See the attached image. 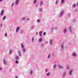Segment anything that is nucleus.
<instances>
[{
    "label": "nucleus",
    "instance_id": "nucleus-28",
    "mask_svg": "<svg viewBox=\"0 0 78 78\" xmlns=\"http://www.w3.org/2000/svg\"><path fill=\"white\" fill-rule=\"evenodd\" d=\"M43 35H45V32H44Z\"/></svg>",
    "mask_w": 78,
    "mask_h": 78
},
{
    "label": "nucleus",
    "instance_id": "nucleus-36",
    "mask_svg": "<svg viewBox=\"0 0 78 78\" xmlns=\"http://www.w3.org/2000/svg\"><path fill=\"white\" fill-rule=\"evenodd\" d=\"M24 19H25V18H23V20H24Z\"/></svg>",
    "mask_w": 78,
    "mask_h": 78
},
{
    "label": "nucleus",
    "instance_id": "nucleus-12",
    "mask_svg": "<svg viewBox=\"0 0 78 78\" xmlns=\"http://www.w3.org/2000/svg\"><path fill=\"white\" fill-rule=\"evenodd\" d=\"M66 30H67L66 29H65L64 30V33H66Z\"/></svg>",
    "mask_w": 78,
    "mask_h": 78
},
{
    "label": "nucleus",
    "instance_id": "nucleus-8",
    "mask_svg": "<svg viewBox=\"0 0 78 78\" xmlns=\"http://www.w3.org/2000/svg\"><path fill=\"white\" fill-rule=\"evenodd\" d=\"M72 70H71L69 72V75L70 76L72 74Z\"/></svg>",
    "mask_w": 78,
    "mask_h": 78
},
{
    "label": "nucleus",
    "instance_id": "nucleus-11",
    "mask_svg": "<svg viewBox=\"0 0 78 78\" xmlns=\"http://www.w3.org/2000/svg\"><path fill=\"white\" fill-rule=\"evenodd\" d=\"M18 2H19V0L16 1V4H18Z\"/></svg>",
    "mask_w": 78,
    "mask_h": 78
},
{
    "label": "nucleus",
    "instance_id": "nucleus-23",
    "mask_svg": "<svg viewBox=\"0 0 78 78\" xmlns=\"http://www.w3.org/2000/svg\"><path fill=\"white\" fill-rule=\"evenodd\" d=\"M11 50H10L9 51V54H11Z\"/></svg>",
    "mask_w": 78,
    "mask_h": 78
},
{
    "label": "nucleus",
    "instance_id": "nucleus-38",
    "mask_svg": "<svg viewBox=\"0 0 78 78\" xmlns=\"http://www.w3.org/2000/svg\"><path fill=\"white\" fill-rule=\"evenodd\" d=\"M15 78H17V76H15Z\"/></svg>",
    "mask_w": 78,
    "mask_h": 78
},
{
    "label": "nucleus",
    "instance_id": "nucleus-19",
    "mask_svg": "<svg viewBox=\"0 0 78 78\" xmlns=\"http://www.w3.org/2000/svg\"><path fill=\"white\" fill-rule=\"evenodd\" d=\"M3 61L4 62V64H6V62H5V60H4Z\"/></svg>",
    "mask_w": 78,
    "mask_h": 78
},
{
    "label": "nucleus",
    "instance_id": "nucleus-16",
    "mask_svg": "<svg viewBox=\"0 0 78 78\" xmlns=\"http://www.w3.org/2000/svg\"><path fill=\"white\" fill-rule=\"evenodd\" d=\"M5 18H6V17L5 16H4L3 18L2 19L3 20H5Z\"/></svg>",
    "mask_w": 78,
    "mask_h": 78
},
{
    "label": "nucleus",
    "instance_id": "nucleus-30",
    "mask_svg": "<svg viewBox=\"0 0 78 78\" xmlns=\"http://www.w3.org/2000/svg\"><path fill=\"white\" fill-rule=\"evenodd\" d=\"M67 69H69V66H67Z\"/></svg>",
    "mask_w": 78,
    "mask_h": 78
},
{
    "label": "nucleus",
    "instance_id": "nucleus-9",
    "mask_svg": "<svg viewBox=\"0 0 78 78\" xmlns=\"http://www.w3.org/2000/svg\"><path fill=\"white\" fill-rule=\"evenodd\" d=\"M39 33L40 36H42V35H41L42 34V32H41V31L39 32Z\"/></svg>",
    "mask_w": 78,
    "mask_h": 78
},
{
    "label": "nucleus",
    "instance_id": "nucleus-35",
    "mask_svg": "<svg viewBox=\"0 0 78 78\" xmlns=\"http://www.w3.org/2000/svg\"><path fill=\"white\" fill-rule=\"evenodd\" d=\"M33 40H34L33 38H32V41H33Z\"/></svg>",
    "mask_w": 78,
    "mask_h": 78
},
{
    "label": "nucleus",
    "instance_id": "nucleus-10",
    "mask_svg": "<svg viewBox=\"0 0 78 78\" xmlns=\"http://www.w3.org/2000/svg\"><path fill=\"white\" fill-rule=\"evenodd\" d=\"M63 44H61V48L62 49H63Z\"/></svg>",
    "mask_w": 78,
    "mask_h": 78
},
{
    "label": "nucleus",
    "instance_id": "nucleus-13",
    "mask_svg": "<svg viewBox=\"0 0 78 78\" xmlns=\"http://www.w3.org/2000/svg\"><path fill=\"white\" fill-rule=\"evenodd\" d=\"M47 76H49L50 75V72H49L48 73L46 74Z\"/></svg>",
    "mask_w": 78,
    "mask_h": 78
},
{
    "label": "nucleus",
    "instance_id": "nucleus-14",
    "mask_svg": "<svg viewBox=\"0 0 78 78\" xmlns=\"http://www.w3.org/2000/svg\"><path fill=\"white\" fill-rule=\"evenodd\" d=\"M73 7H76V5H75V4H74L73 5Z\"/></svg>",
    "mask_w": 78,
    "mask_h": 78
},
{
    "label": "nucleus",
    "instance_id": "nucleus-24",
    "mask_svg": "<svg viewBox=\"0 0 78 78\" xmlns=\"http://www.w3.org/2000/svg\"><path fill=\"white\" fill-rule=\"evenodd\" d=\"M30 74H32V71H30Z\"/></svg>",
    "mask_w": 78,
    "mask_h": 78
},
{
    "label": "nucleus",
    "instance_id": "nucleus-40",
    "mask_svg": "<svg viewBox=\"0 0 78 78\" xmlns=\"http://www.w3.org/2000/svg\"><path fill=\"white\" fill-rule=\"evenodd\" d=\"M2 0H0V2H2Z\"/></svg>",
    "mask_w": 78,
    "mask_h": 78
},
{
    "label": "nucleus",
    "instance_id": "nucleus-6",
    "mask_svg": "<svg viewBox=\"0 0 78 78\" xmlns=\"http://www.w3.org/2000/svg\"><path fill=\"white\" fill-rule=\"evenodd\" d=\"M2 14H3V10H2L0 13L1 15H2Z\"/></svg>",
    "mask_w": 78,
    "mask_h": 78
},
{
    "label": "nucleus",
    "instance_id": "nucleus-29",
    "mask_svg": "<svg viewBox=\"0 0 78 78\" xmlns=\"http://www.w3.org/2000/svg\"><path fill=\"white\" fill-rule=\"evenodd\" d=\"M40 11H42V9H40Z\"/></svg>",
    "mask_w": 78,
    "mask_h": 78
},
{
    "label": "nucleus",
    "instance_id": "nucleus-15",
    "mask_svg": "<svg viewBox=\"0 0 78 78\" xmlns=\"http://www.w3.org/2000/svg\"><path fill=\"white\" fill-rule=\"evenodd\" d=\"M69 30L70 31V32H72V30H71V27L69 28Z\"/></svg>",
    "mask_w": 78,
    "mask_h": 78
},
{
    "label": "nucleus",
    "instance_id": "nucleus-3",
    "mask_svg": "<svg viewBox=\"0 0 78 78\" xmlns=\"http://www.w3.org/2000/svg\"><path fill=\"white\" fill-rule=\"evenodd\" d=\"M42 41V38H40L39 39L38 41L39 42H41V41Z\"/></svg>",
    "mask_w": 78,
    "mask_h": 78
},
{
    "label": "nucleus",
    "instance_id": "nucleus-33",
    "mask_svg": "<svg viewBox=\"0 0 78 78\" xmlns=\"http://www.w3.org/2000/svg\"><path fill=\"white\" fill-rule=\"evenodd\" d=\"M13 5H14V4L12 3V6H13Z\"/></svg>",
    "mask_w": 78,
    "mask_h": 78
},
{
    "label": "nucleus",
    "instance_id": "nucleus-4",
    "mask_svg": "<svg viewBox=\"0 0 78 78\" xmlns=\"http://www.w3.org/2000/svg\"><path fill=\"white\" fill-rule=\"evenodd\" d=\"M19 29V27H18L17 28H16V33H17V32L18 31V30Z\"/></svg>",
    "mask_w": 78,
    "mask_h": 78
},
{
    "label": "nucleus",
    "instance_id": "nucleus-31",
    "mask_svg": "<svg viewBox=\"0 0 78 78\" xmlns=\"http://www.w3.org/2000/svg\"><path fill=\"white\" fill-rule=\"evenodd\" d=\"M57 3H58V2L57 1H56V2H55V4H57Z\"/></svg>",
    "mask_w": 78,
    "mask_h": 78
},
{
    "label": "nucleus",
    "instance_id": "nucleus-27",
    "mask_svg": "<svg viewBox=\"0 0 78 78\" xmlns=\"http://www.w3.org/2000/svg\"><path fill=\"white\" fill-rule=\"evenodd\" d=\"M48 58H50V55H48Z\"/></svg>",
    "mask_w": 78,
    "mask_h": 78
},
{
    "label": "nucleus",
    "instance_id": "nucleus-26",
    "mask_svg": "<svg viewBox=\"0 0 78 78\" xmlns=\"http://www.w3.org/2000/svg\"><path fill=\"white\" fill-rule=\"evenodd\" d=\"M23 52H25V49H23Z\"/></svg>",
    "mask_w": 78,
    "mask_h": 78
},
{
    "label": "nucleus",
    "instance_id": "nucleus-44",
    "mask_svg": "<svg viewBox=\"0 0 78 78\" xmlns=\"http://www.w3.org/2000/svg\"><path fill=\"white\" fill-rule=\"evenodd\" d=\"M77 5H78V2L77 3Z\"/></svg>",
    "mask_w": 78,
    "mask_h": 78
},
{
    "label": "nucleus",
    "instance_id": "nucleus-20",
    "mask_svg": "<svg viewBox=\"0 0 78 78\" xmlns=\"http://www.w3.org/2000/svg\"><path fill=\"white\" fill-rule=\"evenodd\" d=\"M40 3L41 4V5H42V1H41L40 2Z\"/></svg>",
    "mask_w": 78,
    "mask_h": 78
},
{
    "label": "nucleus",
    "instance_id": "nucleus-22",
    "mask_svg": "<svg viewBox=\"0 0 78 78\" xmlns=\"http://www.w3.org/2000/svg\"><path fill=\"white\" fill-rule=\"evenodd\" d=\"M64 0H62V1H61L62 3H63L64 2Z\"/></svg>",
    "mask_w": 78,
    "mask_h": 78
},
{
    "label": "nucleus",
    "instance_id": "nucleus-17",
    "mask_svg": "<svg viewBox=\"0 0 78 78\" xmlns=\"http://www.w3.org/2000/svg\"><path fill=\"white\" fill-rule=\"evenodd\" d=\"M21 47L22 48H23L24 47V46H23V45H22V44H21Z\"/></svg>",
    "mask_w": 78,
    "mask_h": 78
},
{
    "label": "nucleus",
    "instance_id": "nucleus-18",
    "mask_svg": "<svg viewBox=\"0 0 78 78\" xmlns=\"http://www.w3.org/2000/svg\"><path fill=\"white\" fill-rule=\"evenodd\" d=\"M34 4L36 3V0H34Z\"/></svg>",
    "mask_w": 78,
    "mask_h": 78
},
{
    "label": "nucleus",
    "instance_id": "nucleus-39",
    "mask_svg": "<svg viewBox=\"0 0 78 78\" xmlns=\"http://www.w3.org/2000/svg\"><path fill=\"white\" fill-rule=\"evenodd\" d=\"M27 20H29V19H28V18L27 19Z\"/></svg>",
    "mask_w": 78,
    "mask_h": 78
},
{
    "label": "nucleus",
    "instance_id": "nucleus-32",
    "mask_svg": "<svg viewBox=\"0 0 78 78\" xmlns=\"http://www.w3.org/2000/svg\"><path fill=\"white\" fill-rule=\"evenodd\" d=\"M56 65H55L54 66V69H55V67H56Z\"/></svg>",
    "mask_w": 78,
    "mask_h": 78
},
{
    "label": "nucleus",
    "instance_id": "nucleus-34",
    "mask_svg": "<svg viewBox=\"0 0 78 78\" xmlns=\"http://www.w3.org/2000/svg\"><path fill=\"white\" fill-rule=\"evenodd\" d=\"M1 27H2V24H1Z\"/></svg>",
    "mask_w": 78,
    "mask_h": 78
},
{
    "label": "nucleus",
    "instance_id": "nucleus-7",
    "mask_svg": "<svg viewBox=\"0 0 78 78\" xmlns=\"http://www.w3.org/2000/svg\"><path fill=\"white\" fill-rule=\"evenodd\" d=\"M15 59H16V60H18L19 59V57L17 56L16 57V58H15Z\"/></svg>",
    "mask_w": 78,
    "mask_h": 78
},
{
    "label": "nucleus",
    "instance_id": "nucleus-41",
    "mask_svg": "<svg viewBox=\"0 0 78 78\" xmlns=\"http://www.w3.org/2000/svg\"><path fill=\"white\" fill-rule=\"evenodd\" d=\"M46 72H47V69H46Z\"/></svg>",
    "mask_w": 78,
    "mask_h": 78
},
{
    "label": "nucleus",
    "instance_id": "nucleus-21",
    "mask_svg": "<svg viewBox=\"0 0 78 78\" xmlns=\"http://www.w3.org/2000/svg\"><path fill=\"white\" fill-rule=\"evenodd\" d=\"M19 62L18 61L16 60V64H18Z\"/></svg>",
    "mask_w": 78,
    "mask_h": 78
},
{
    "label": "nucleus",
    "instance_id": "nucleus-1",
    "mask_svg": "<svg viewBox=\"0 0 78 78\" xmlns=\"http://www.w3.org/2000/svg\"><path fill=\"white\" fill-rule=\"evenodd\" d=\"M64 13V11H62L60 14V16H62V14H63V13Z\"/></svg>",
    "mask_w": 78,
    "mask_h": 78
},
{
    "label": "nucleus",
    "instance_id": "nucleus-42",
    "mask_svg": "<svg viewBox=\"0 0 78 78\" xmlns=\"http://www.w3.org/2000/svg\"><path fill=\"white\" fill-rule=\"evenodd\" d=\"M38 22H39V20H38Z\"/></svg>",
    "mask_w": 78,
    "mask_h": 78
},
{
    "label": "nucleus",
    "instance_id": "nucleus-43",
    "mask_svg": "<svg viewBox=\"0 0 78 78\" xmlns=\"http://www.w3.org/2000/svg\"><path fill=\"white\" fill-rule=\"evenodd\" d=\"M36 34L37 35V33H36Z\"/></svg>",
    "mask_w": 78,
    "mask_h": 78
},
{
    "label": "nucleus",
    "instance_id": "nucleus-37",
    "mask_svg": "<svg viewBox=\"0 0 78 78\" xmlns=\"http://www.w3.org/2000/svg\"><path fill=\"white\" fill-rule=\"evenodd\" d=\"M2 68H0V70H2Z\"/></svg>",
    "mask_w": 78,
    "mask_h": 78
},
{
    "label": "nucleus",
    "instance_id": "nucleus-5",
    "mask_svg": "<svg viewBox=\"0 0 78 78\" xmlns=\"http://www.w3.org/2000/svg\"><path fill=\"white\" fill-rule=\"evenodd\" d=\"M58 67L59 69H62V68H63V67H62V66H61L59 65H58Z\"/></svg>",
    "mask_w": 78,
    "mask_h": 78
},
{
    "label": "nucleus",
    "instance_id": "nucleus-25",
    "mask_svg": "<svg viewBox=\"0 0 78 78\" xmlns=\"http://www.w3.org/2000/svg\"><path fill=\"white\" fill-rule=\"evenodd\" d=\"M5 37H6V36L7 35V34H6V33H5Z\"/></svg>",
    "mask_w": 78,
    "mask_h": 78
},
{
    "label": "nucleus",
    "instance_id": "nucleus-2",
    "mask_svg": "<svg viewBox=\"0 0 78 78\" xmlns=\"http://www.w3.org/2000/svg\"><path fill=\"white\" fill-rule=\"evenodd\" d=\"M77 55L76 54V53L74 52L73 53V56H76Z\"/></svg>",
    "mask_w": 78,
    "mask_h": 78
}]
</instances>
